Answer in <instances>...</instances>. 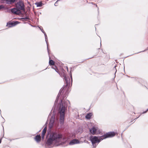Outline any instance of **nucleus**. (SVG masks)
Returning a JSON list of instances; mask_svg holds the SVG:
<instances>
[{
    "label": "nucleus",
    "instance_id": "obj_1",
    "mask_svg": "<svg viewBox=\"0 0 148 148\" xmlns=\"http://www.w3.org/2000/svg\"><path fill=\"white\" fill-rule=\"evenodd\" d=\"M62 140V136L58 134L52 133L50 136L49 138L47 140V144L48 145H51L53 147V145L58 146L57 144L61 142Z\"/></svg>",
    "mask_w": 148,
    "mask_h": 148
},
{
    "label": "nucleus",
    "instance_id": "obj_2",
    "mask_svg": "<svg viewBox=\"0 0 148 148\" xmlns=\"http://www.w3.org/2000/svg\"><path fill=\"white\" fill-rule=\"evenodd\" d=\"M115 135V133L114 132H108L106 134L103 136L97 137L96 136H92L90 138V140L92 142L93 147H95L96 146V143H99L101 141L104 139L107 138L112 137Z\"/></svg>",
    "mask_w": 148,
    "mask_h": 148
},
{
    "label": "nucleus",
    "instance_id": "obj_3",
    "mask_svg": "<svg viewBox=\"0 0 148 148\" xmlns=\"http://www.w3.org/2000/svg\"><path fill=\"white\" fill-rule=\"evenodd\" d=\"M69 103V101H65L64 99L61 100L59 110V113L60 114V122L61 124H62L64 123L65 112L66 109L67 103Z\"/></svg>",
    "mask_w": 148,
    "mask_h": 148
},
{
    "label": "nucleus",
    "instance_id": "obj_4",
    "mask_svg": "<svg viewBox=\"0 0 148 148\" xmlns=\"http://www.w3.org/2000/svg\"><path fill=\"white\" fill-rule=\"evenodd\" d=\"M16 8L20 11L22 10L24 12H25L24 4L23 2L22 1H19L17 2L16 4Z\"/></svg>",
    "mask_w": 148,
    "mask_h": 148
},
{
    "label": "nucleus",
    "instance_id": "obj_5",
    "mask_svg": "<svg viewBox=\"0 0 148 148\" xmlns=\"http://www.w3.org/2000/svg\"><path fill=\"white\" fill-rule=\"evenodd\" d=\"M20 23V22L17 21L13 22L12 23H8L7 24L6 26L9 27H12Z\"/></svg>",
    "mask_w": 148,
    "mask_h": 148
},
{
    "label": "nucleus",
    "instance_id": "obj_6",
    "mask_svg": "<svg viewBox=\"0 0 148 148\" xmlns=\"http://www.w3.org/2000/svg\"><path fill=\"white\" fill-rule=\"evenodd\" d=\"M80 143L78 139H74L70 142L69 143V145H73Z\"/></svg>",
    "mask_w": 148,
    "mask_h": 148
},
{
    "label": "nucleus",
    "instance_id": "obj_7",
    "mask_svg": "<svg viewBox=\"0 0 148 148\" xmlns=\"http://www.w3.org/2000/svg\"><path fill=\"white\" fill-rule=\"evenodd\" d=\"M11 11L12 13L16 14H19L21 12L17 8L12 9Z\"/></svg>",
    "mask_w": 148,
    "mask_h": 148
},
{
    "label": "nucleus",
    "instance_id": "obj_8",
    "mask_svg": "<svg viewBox=\"0 0 148 148\" xmlns=\"http://www.w3.org/2000/svg\"><path fill=\"white\" fill-rule=\"evenodd\" d=\"M54 117L53 115H52L51 116V118L50 119L49 123V127L50 128H51L53 125L54 122Z\"/></svg>",
    "mask_w": 148,
    "mask_h": 148
},
{
    "label": "nucleus",
    "instance_id": "obj_9",
    "mask_svg": "<svg viewBox=\"0 0 148 148\" xmlns=\"http://www.w3.org/2000/svg\"><path fill=\"white\" fill-rule=\"evenodd\" d=\"M97 129V127H93L91 129H90V132L93 134H94L96 133V132Z\"/></svg>",
    "mask_w": 148,
    "mask_h": 148
},
{
    "label": "nucleus",
    "instance_id": "obj_10",
    "mask_svg": "<svg viewBox=\"0 0 148 148\" xmlns=\"http://www.w3.org/2000/svg\"><path fill=\"white\" fill-rule=\"evenodd\" d=\"M16 0H4V1L6 2L7 4H10L13 3Z\"/></svg>",
    "mask_w": 148,
    "mask_h": 148
},
{
    "label": "nucleus",
    "instance_id": "obj_11",
    "mask_svg": "<svg viewBox=\"0 0 148 148\" xmlns=\"http://www.w3.org/2000/svg\"><path fill=\"white\" fill-rule=\"evenodd\" d=\"M47 129V127H44V129L43 130L42 135H41L42 138L43 139L44 138L45 134L46 132Z\"/></svg>",
    "mask_w": 148,
    "mask_h": 148
},
{
    "label": "nucleus",
    "instance_id": "obj_12",
    "mask_svg": "<svg viewBox=\"0 0 148 148\" xmlns=\"http://www.w3.org/2000/svg\"><path fill=\"white\" fill-rule=\"evenodd\" d=\"M35 140L37 142H39L41 140V137L39 135H36L35 138Z\"/></svg>",
    "mask_w": 148,
    "mask_h": 148
},
{
    "label": "nucleus",
    "instance_id": "obj_13",
    "mask_svg": "<svg viewBox=\"0 0 148 148\" xmlns=\"http://www.w3.org/2000/svg\"><path fill=\"white\" fill-rule=\"evenodd\" d=\"M62 90H61V89L60 90V92L57 96V98L55 101V103H56V102H58V98L59 97V96H60V95L61 94Z\"/></svg>",
    "mask_w": 148,
    "mask_h": 148
},
{
    "label": "nucleus",
    "instance_id": "obj_14",
    "mask_svg": "<svg viewBox=\"0 0 148 148\" xmlns=\"http://www.w3.org/2000/svg\"><path fill=\"white\" fill-rule=\"evenodd\" d=\"M92 116V114L91 113H89L86 116V118L87 119H90Z\"/></svg>",
    "mask_w": 148,
    "mask_h": 148
},
{
    "label": "nucleus",
    "instance_id": "obj_15",
    "mask_svg": "<svg viewBox=\"0 0 148 148\" xmlns=\"http://www.w3.org/2000/svg\"><path fill=\"white\" fill-rule=\"evenodd\" d=\"M37 7H41L42 6V3L41 2H38L36 3Z\"/></svg>",
    "mask_w": 148,
    "mask_h": 148
},
{
    "label": "nucleus",
    "instance_id": "obj_16",
    "mask_svg": "<svg viewBox=\"0 0 148 148\" xmlns=\"http://www.w3.org/2000/svg\"><path fill=\"white\" fill-rule=\"evenodd\" d=\"M49 64L53 65L54 64V62L53 60H49Z\"/></svg>",
    "mask_w": 148,
    "mask_h": 148
},
{
    "label": "nucleus",
    "instance_id": "obj_17",
    "mask_svg": "<svg viewBox=\"0 0 148 148\" xmlns=\"http://www.w3.org/2000/svg\"><path fill=\"white\" fill-rule=\"evenodd\" d=\"M44 34L45 36V40H46V42H47V46H48V45H47V35H46V34L45 33V32L44 33ZM47 48L48 49V46H47Z\"/></svg>",
    "mask_w": 148,
    "mask_h": 148
},
{
    "label": "nucleus",
    "instance_id": "obj_18",
    "mask_svg": "<svg viewBox=\"0 0 148 148\" xmlns=\"http://www.w3.org/2000/svg\"><path fill=\"white\" fill-rule=\"evenodd\" d=\"M56 68V66H55L54 67H53V66H52V68L54 69L55 70V71L57 72V73H58V69H55V68Z\"/></svg>",
    "mask_w": 148,
    "mask_h": 148
},
{
    "label": "nucleus",
    "instance_id": "obj_19",
    "mask_svg": "<svg viewBox=\"0 0 148 148\" xmlns=\"http://www.w3.org/2000/svg\"><path fill=\"white\" fill-rule=\"evenodd\" d=\"M60 0H58V1H57L55 3V4H54V5L55 6H57L58 5V2Z\"/></svg>",
    "mask_w": 148,
    "mask_h": 148
},
{
    "label": "nucleus",
    "instance_id": "obj_20",
    "mask_svg": "<svg viewBox=\"0 0 148 148\" xmlns=\"http://www.w3.org/2000/svg\"><path fill=\"white\" fill-rule=\"evenodd\" d=\"M39 28H40V30H41V31L42 32V33H45V32L43 30V29H41V27H39Z\"/></svg>",
    "mask_w": 148,
    "mask_h": 148
},
{
    "label": "nucleus",
    "instance_id": "obj_21",
    "mask_svg": "<svg viewBox=\"0 0 148 148\" xmlns=\"http://www.w3.org/2000/svg\"><path fill=\"white\" fill-rule=\"evenodd\" d=\"M4 8V6L3 5H0V10L2 9V8Z\"/></svg>",
    "mask_w": 148,
    "mask_h": 148
},
{
    "label": "nucleus",
    "instance_id": "obj_22",
    "mask_svg": "<svg viewBox=\"0 0 148 148\" xmlns=\"http://www.w3.org/2000/svg\"><path fill=\"white\" fill-rule=\"evenodd\" d=\"M64 79H65V80L66 82L67 83L68 82V80H67V78H66V77H64Z\"/></svg>",
    "mask_w": 148,
    "mask_h": 148
},
{
    "label": "nucleus",
    "instance_id": "obj_23",
    "mask_svg": "<svg viewBox=\"0 0 148 148\" xmlns=\"http://www.w3.org/2000/svg\"><path fill=\"white\" fill-rule=\"evenodd\" d=\"M148 111V108L147 109V110L146 111L143 112L142 113V114H144V113H146Z\"/></svg>",
    "mask_w": 148,
    "mask_h": 148
},
{
    "label": "nucleus",
    "instance_id": "obj_24",
    "mask_svg": "<svg viewBox=\"0 0 148 148\" xmlns=\"http://www.w3.org/2000/svg\"><path fill=\"white\" fill-rule=\"evenodd\" d=\"M21 18L23 19H28V18L27 17H26L25 18Z\"/></svg>",
    "mask_w": 148,
    "mask_h": 148
},
{
    "label": "nucleus",
    "instance_id": "obj_25",
    "mask_svg": "<svg viewBox=\"0 0 148 148\" xmlns=\"http://www.w3.org/2000/svg\"><path fill=\"white\" fill-rule=\"evenodd\" d=\"M1 139H0V143H1Z\"/></svg>",
    "mask_w": 148,
    "mask_h": 148
}]
</instances>
